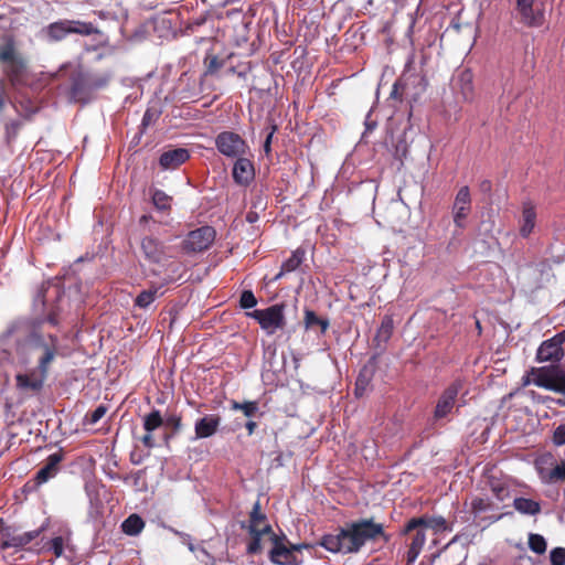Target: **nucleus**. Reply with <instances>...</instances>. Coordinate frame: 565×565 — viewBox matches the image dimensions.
I'll return each mask as SVG.
<instances>
[{
  "label": "nucleus",
  "mask_w": 565,
  "mask_h": 565,
  "mask_svg": "<svg viewBox=\"0 0 565 565\" xmlns=\"http://www.w3.org/2000/svg\"><path fill=\"white\" fill-rule=\"evenodd\" d=\"M190 152L185 148H174L164 151L159 159V164L163 170H174L188 161Z\"/></svg>",
  "instance_id": "16"
},
{
  "label": "nucleus",
  "mask_w": 565,
  "mask_h": 565,
  "mask_svg": "<svg viewBox=\"0 0 565 565\" xmlns=\"http://www.w3.org/2000/svg\"><path fill=\"white\" fill-rule=\"evenodd\" d=\"M553 379L552 391L565 395V369L555 366Z\"/></svg>",
  "instance_id": "36"
},
{
  "label": "nucleus",
  "mask_w": 565,
  "mask_h": 565,
  "mask_svg": "<svg viewBox=\"0 0 565 565\" xmlns=\"http://www.w3.org/2000/svg\"><path fill=\"white\" fill-rule=\"evenodd\" d=\"M62 460V455L54 452L49 456L46 463L36 473L38 483H44L54 477L58 470V463Z\"/></svg>",
  "instance_id": "22"
},
{
  "label": "nucleus",
  "mask_w": 565,
  "mask_h": 565,
  "mask_svg": "<svg viewBox=\"0 0 565 565\" xmlns=\"http://www.w3.org/2000/svg\"><path fill=\"white\" fill-rule=\"evenodd\" d=\"M233 178L239 184H247L254 178L253 163L242 157H237L233 167Z\"/></svg>",
  "instance_id": "19"
},
{
  "label": "nucleus",
  "mask_w": 565,
  "mask_h": 565,
  "mask_svg": "<svg viewBox=\"0 0 565 565\" xmlns=\"http://www.w3.org/2000/svg\"><path fill=\"white\" fill-rule=\"evenodd\" d=\"M423 527L430 529L435 533H441V532H451L452 527L447 523L445 518L438 515V516H428L424 515L420 518H414L411 519L407 524L405 525L404 533H409L412 531H415V529Z\"/></svg>",
  "instance_id": "11"
},
{
  "label": "nucleus",
  "mask_w": 565,
  "mask_h": 565,
  "mask_svg": "<svg viewBox=\"0 0 565 565\" xmlns=\"http://www.w3.org/2000/svg\"><path fill=\"white\" fill-rule=\"evenodd\" d=\"M550 484L558 481H565V461L556 463L552 468L551 476H548Z\"/></svg>",
  "instance_id": "40"
},
{
  "label": "nucleus",
  "mask_w": 565,
  "mask_h": 565,
  "mask_svg": "<svg viewBox=\"0 0 565 565\" xmlns=\"http://www.w3.org/2000/svg\"><path fill=\"white\" fill-rule=\"evenodd\" d=\"M554 461L551 456L541 457L535 461V469L537 475L541 481L545 484H550L548 476H551Z\"/></svg>",
  "instance_id": "27"
},
{
  "label": "nucleus",
  "mask_w": 565,
  "mask_h": 565,
  "mask_svg": "<svg viewBox=\"0 0 565 565\" xmlns=\"http://www.w3.org/2000/svg\"><path fill=\"white\" fill-rule=\"evenodd\" d=\"M374 127H375V124H374V122H373V124H369V121H366V128H367L369 130L373 129Z\"/></svg>",
  "instance_id": "58"
},
{
  "label": "nucleus",
  "mask_w": 565,
  "mask_h": 565,
  "mask_svg": "<svg viewBox=\"0 0 565 565\" xmlns=\"http://www.w3.org/2000/svg\"><path fill=\"white\" fill-rule=\"evenodd\" d=\"M275 127H273L271 131L267 135L266 139H265V142H264V151L268 154L270 152V143H271V138H273V135L275 132Z\"/></svg>",
  "instance_id": "52"
},
{
  "label": "nucleus",
  "mask_w": 565,
  "mask_h": 565,
  "mask_svg": "<svg viewBox=\"0 0 565 565\" xmlns=\"http://www.w3.org/2000/svg\"><path fill=\"white\" fill-rule=\"evenodd\" d=\"M41 34L50 42H57L71 34V30L66 20H60L42 29Z\"/></svg>",
  "instance_id": "20"
},
{
  "label": "nucleus",
  "mask_w": 565,
  "mask_h": 565,
  "mask_svg": "<svg viewBox=\"0 0 565 565\" xmlns=\"http://www.w3.org/2000/svg\"><path fill=\"white\" fill-rule=\"evenodd\" d=\"M148 116H149V113L147 111V113L145 114V116H143V122H145L146 120H150V117H148Z\"/></svg>",
  "instance_id": "61"
},
{
  "label": "nucleus",
  "mask_w": 565,
  "mask_h": 565,
  "mask_svg": "<svg viewBox=\"0 0 565 565\" xmlns=\"http://www.w3.org/2000/svg\"><path fill=\"white\" fill-rule=\"evenodd\" d=\"M145 526V522L137 514L129 515L121 524L124 533L128 535L139 534Z\"/></svg>",
  "instance_id": "29"
},
{
  "label": "nucleus",
  "mask_w": 565,
  "mask_h": 565,
  "mask_svg": "<svg viewBox=\"0 0 565 565\" xmlns=\"http://www.w3.org/2000/svg\"><path fill=\"white\" fill-rule=\"evenodd\" d=\"M285 306L277 303L266 309H257L247 313L248 317L255 319L260 328L268 334H274L277 330L285 326Z\"/></svg>",
  "instance_id": "4"
},
{
  "label": "nucleus",
  "mask_w": 565,
  "mask_h": 565,
  "mask_svg": "<svg viewBox=\"0 0 565 565\" xmlns=\"http://www.w3.org/2000/svg\"><path fill=\"white\" fill-rule=\"evenodd\" d=\"M270 540L274 546L269 553V558L274 564L278 565H298L299 561L296 556V552L310 547V545L306 543L290 544L287 546L276 534H273Z\"/></svg>",
  "instance_id": "5"
},
{
  "label": "nucleus",
  "mask_w": 565,
  "mask_h": 565,
  "mask_svg": "<svg viewBox=\"0 0 565 565\" xmlns=\"http://www.w3.org/2000/svg\"><path fill=\"white\" fill-rule=\"evenodd\" d=\"M68 24V29L71 33L81 34V35H90L95 33H99V30L92 23L79 20H66Z\"/></svg>",
  "instance_id": "28"
},
{
  "label": "nucleus",
  "mask_w": 565,
  "mask_h": 565,
  "mask_svg": "<svg viewBox=\"0 0 565 565\" xmlns=\"http://www.w3.org/2000/svg\"><path fill=\"white\" fill-rule=\"evenodd\" d=\"M564 355L563 348L553 339H547L541 343L536 352L537 362H558Z\"/></svg>",
  "instance_id": "18"
},
{
  "label": "nucleus",
  "mask_w": 565,
  "mask_h": 565,
  "mask_svg": "<svg viewBox=\"0 0 565 565\" xmlns=\"http://www.w3.org/2000/svg\"><path fill=\"white\" fill-rule=\"evenodd\" d=\"M529 546L534 553L544 554L546 551V541L540 534H530Z\"/></svg>",
  "instance_id": "37"
},
{
  "label": "nucleus",
  "mask_w": 565,
  "mask_h": 565,
  "mask_svg": "<svg viewBox=\"0 0 565 565\" xmlns=\"http://www.w3.org/2000/svg\"><path fill=\"white\" fill-rule=\"evenodd\" d=\"M148 116H149V113L147 111V113L145 114V116H143V122H145L146 120H150V117H148Z\"/></svg>",
  "instance_id": "62"
},
{
  "label": "nucleus",
  "mask_w": 565,
  "mask_h": 565,
  "mask_svg": "<svg viewBox=\"0 0 565 565\" xmlns=\"http://www.w3.org/2000/svg\"><path fill=\"white\" fill-rule=\"evenodd\" d=\"M49 370L43 367H33L15 375V386L22 392H39L44 386Z\"/></svg>",
  "instance_id": "7"
},
{
  "label": "nucleus",
  "mask_w": 565,
  "mask_h": 565,
  "mask_svg": "<svg viewBox=\"0 0 565 565\" xmlns=\"http://www.w3.org/2000/svg\"><path fill=\"white\" fill-rule=\"evenodd\" d=\"M4 94H6V87H4V81H0V110H2L4 106Z\"/></svg>",
  "instance_id": "54"
},
{
  "label": "nucleus",
  "mask_w": 565,
  "mask_h": 565,
  "mask_svg": "<svg viewBox=\"0 0 565 565\" xmlns=\"http://www.w3.org/2000/svg\"><path fill=\"white\" fill-rule=\"evenodd\" d=\"M216 149L225 157L237 158L245 154L247 145L237 134L223 131L215 138Z\"/></svg>",
  "instance_id": "6"
},
{
  "label": "nucleus",
  "mask_w": 565,
  "mask_h": 565,
  "mask_svg": "<svg viewBox=\"0 0 565 565\" xmlns=\"http://www.w3.org/2000/svg\"><path fill=\"white\" fill-rule=\"evenodd\" d=\"M239 305L244 309L254 308L257 305V299L253 291L244 290L241 295Z\"/></svg>",
  "instance_id": "41"
},
{
  "label": "nucleus",
  "mask_w": 565,
  "mask_h": 565,
  "mask_svg": "<svg viewBox=\"0 0 565 565\" xmlns=\"http://www.w3.org/2000/svg\"><path fill=\"white\" fill-rule=\"evenodd\" d=\"M490 489L499 501H504L510 497L509 488L503 481L492 479L490 481Z\"/></svg>",
  "instance_id": "35"
},
{
  "label": "nucleus",
  "mask_w": 565,
  "mask_h": 565,
  "mask_svg": "<svg viewBox=\"0 0 565 565\" xmlns=\"http://www.w3.org/2000/svg\"><path fill=\"white\" fill-rule=\"evenodd\" d=\"M140 249L145 262L152 266L151 271L153 275H166L163 284L174 280L172 275H168L169 268H173L177 264L170 262L167 254V247L162 242L152 236H145L140 241Z\"/></svg>",
  "instance_id": "3"
},
{
  "label": "nucleus",
  "mask_w": 565,
  "mask_h": 565,
  "mask_svg": "<svg viewBox=\"0 0 565 565\" xmlns=\"http://www.w3.org/2000/svg\"><path fill=\"white\" fill-rule=\"evenodd\" d=\"M393 319L388 316L384 317L380 328L377 329L375 339L377 341L386 342L393 332Z\"/></svg>",
  "instance_id": "33"
},
{
  "label": "nucleus",
  "mask_w": 565,
  "mask_h": 565,
  "mask_svg": "<svg viewBox=\"0 0 565 565\" xmlns=\"http://www.w3.org/2000/svg\"><path fill=\"white\" fill-rule=\"evenodd\" d=\"M519 21L527 28H539L544 23V10L535 6V0H515Z\"/></svg>",
  "instance_id": "8"
},
{
  "label": "nucleus",
  "mask_w": 565,
  "mask_h": 565,
  "mask_svg": "<svg viewBox=\"0 0 565 565\" xmlns=\"http://www.w3.org/2000/svg\"><path fill=\"white\" fill-rule=\"evenodd\" d=\"M247 530L249 534H269L270 536L275 534L267 523L266 515L260 512L259 502L253 507Z\"/></svg>",
  "instance_id": "17"
},
{
  "label": "nucleus",
  "mask_w": 565,
  "mask_h": 565,
  "mask_svg": "<svg viewBox=\"0 0 565 565\" xmlns=\"http://www.w3.org/2000/svg\"><path fill=\"white\" fill-rule=\"evenodd\" d=\"M164 420L161 416L160 411L153 409L149 414L145 415L142 418V426L146 434L141 438V443L145 447L151 449L156 446L154 439L152 437V431L160 428L163 425Z\"/></svg>",
  "instance_id": "13"
},
{
  "label": "nucleus",
  "mask_w": 565,
  "mask_h": 565,
  "mask_svg": "<svg viewBox=\"0 0 565 565\" xmlns=\"http://www.w3.org/2000/svg\"><path fill=\"white\" fill-rule=\"evenodd\" d=\"M215 231L210 226H203L190 232L184 239V248L188 252H203L214 242Z\"/></svg>",
  "instance_id": "10"
},
{
  "label": "nucleus",
  "mask_w": 565,
  "mask_h": 565,
  "mask_svg": "<svg viewBox=\"0 0 565 565\" xmlns=\"http://www.w3.org/2000/svg\"><path fill=\"white\" fill-rule=\"evenodd\" d=\"M50 322H51V323H53V324H55V323H56V321H55L54 317H50Z\"/></svg>",
  "instance_id": "63"
},
{
  "label": "nucleus",
  "mask_w": 565,
  "mask_h": 565,
  "mask_svg": "<svg viewBox=\"0 0 565 565\" xmlns=\"http://www.w3.org/2000/svg\"><path fill=\"white\" fill-rule=\"evenodd\" d=\"M380 540L385 543L390 536L384 531L382 523L373 519H359L347 522L334 534H327L321 539L320 545L331 553L356 554L367 543H376Z\"/></svg>",
  "instance_id": "1"
},
{
  "label": "nucleus",
  "mask_w": 565,
  "mask_h": 565,
  "mask_svg": "<svg viewBox=\"0 0 565 565\" xmlns=\"http://www.w3.org/2000/svg\"><path fill=\"white\" fill-rule=\"evenodd\" d=\"M264 534H250L252 541L247 545V553L248 554H257L262 551V536Z\"/></svg>",
  "instance_id": "44"
},
{
  "label": "nucleus",
  "mask_w": 565,
  "mask_h": 565,
  "mask_svg": "<svg viewBox=\"0 0 565 565\" xmlns=\"http://www.w3.org/2000/svg\"><path fill=\"white\" fill-rule=\"evenodd\" d=\"M247 220H248L249 222H254L255 217H254L252 214H248V215H247Z\"/></svg>",
  "instance_id": "60"
},
{
  "label": "nucleus",
  "mask_w": 565,
  "mask_h": 565,
  "mask_svg": "<svg viewBox=\"0 0 565 565\" xmlns=\"http://www.w3.org/2000/svg\"><path fill=\"white\" fill-rule=\"evenodd\" d=\"M50 551L53 552V554L56 556V557H61L63 555V551H64V541L61 536H56L54 537L51 542H50V547H49Z\"/></svg>",
  "instance_id": "45"
},
{
  "label": "nucleus",
  "mask_w": 565,
  "mask_h": 565,
  "mask_svg": "<svg viewBox=\"0 0 565 565\" xmlns=\"http://www.w3.org/2000/svg\"><path fill=\"white\" fill-rule=\"evenodd\" d=\"M286 273H282V268L280 269V271L276 275L275 279L278 280L280 279Z\"/></svg>",
  "instance_id": "57"
},
{
  "label": "nucleus",
  "mask_w": 565,
  "mask_h": 565,
  "mask_svg": "<svg viewBox=\"0 0 565 565\" xmlns=\"http://www.w3.org/2000/svg\"><path fill=\"white\" fill-rule=\"evenodd\" d=\"M58 353V340L50 333L32 331L18 347L23 364L35 360L39 367L47 369Z\"/></svg>",
  "instance_id": "2"
},
{
  "label": "nucleus",
  "mask_w": 565,
  "mask_h": 565,
  "mask_svg": "<svg viewBox=\"0 0 565 565\" xmlns=\"http://www.w3.org/2000/svg\"><path fill=\"white\" fill-rule=\"evenodd\" d=\"M553 341L556 342L558 345H563L565 342V329L558 333H556L554 337H552Z\"/></svg>",
  "instance_id": "53"
},
{
  "label": "nucleus",
  "mask_w": 565,
  "mask_h": 565,
  "mask_svg": "<svg viewBox=\"0 0 565 565\" xmlns=\"http://www.w3.org/2000/svg\"><path fill=\"white\" fill-rule=\"evenodd\" d=\"M470 510L475 515L492 511L493 504L488 498L476 497L470 502Z\"/></svg>",
  "instance_id": "32"
},
{
  "label": "nucleus",
  "mask_w": 565,
  "mask_h": 565,
  "mask_svg": "<svg viewBox=\"0 0 565 565\" xmlns=\"http://www.w3.org/2000/svg\"><path fill=\"white\" fill-rule=\"evenodd\" d=\"M557 404L561 405V406H565V398L564 399H558Z\"/></svg>",
  "instance_id": "59"
},
{
  "label": "nucleus",
  "mask_w": 565,
  "mask_h": 565,
  "mask_svg": "<svg viewBox=\"0 0 565 565\" xmlns=\"http://www.w3.org/2000/svg\"><path fill=\"white\" fill-rule=\"evenodd\" d=\"M33 539H34V534L33 533H25L23 539H22V543L26 544V543L31 542Z\"/></svg>",
  "instance_id": "55"
},
{
  "label": "nucleus",
  "mask_w": 565,
  "mask_h": 565,
  "mask_svg": "<svg viewBox=\"0 0 565 565\" xmlns=\"http://www.w3.org/2000/svg\"><path fill=\"white\" fill-rule=\"evenodd\" d=\"M222 67V62L217 58V56H211L207 64V72L214 73L218 68Z\"/></svg>",
  "instance_id": "48"
},
{
  "label": "nucleus",
  "mask_w": 565,
  "mask_h": 565,
  "mask_svg": "<svg viewBox=\"0 0 565 565\" xmlns=\"http://www.w3.org/2000/svg\"><path fill=\"white\" fill-rule=\"evenodd\" d=\"M303 258L305 252L302 249L298 248L295 252H292L290 257L286 259L281 265L282 273H291L296 270L302 263Z\"/></svg>",
  "instance_id": "31"
},
{
  "label": "nucleus",
  "mask_w": 565,
  "mask_h": 565,
  "mask_svg": "<svg viewBox=\"0 0 565 565\" xmlns=\"http://www.w3.org/2000/svg\"><path fill=\"white\" fill-rule=\"evenodd\" d=\"M246 428L248 430V434L252 435L256 428V423L255 422H248L246 424Z\"/></svg>",
  "instance_id": "56"
},
{
  "label": "nucleus",
  "mask_w": 565,
  "mask_h": 565,
  "mask_svg": "<svg viewBox=\"0 0 565 565\" xmlns=\"http://www.w3.org/2000/svg\"><path fill=\"white\" fill-rule=\"evenodd\" d=\"M513 508L522 515L534 516L541 512V503L539 501L524 497L514 498Z\"/></svg>",
  "instance_id": "23"
},
{
  "label": "nucleus",
  "mask_w": 565,
  "mask_h": 565,
  "mask_svg": "<svg viewBox=\"0 0 565 565\" xmlns=\"http://www.w3.org/2000/svg\"><path fill=\"white\" fill-rule=\"evenodd\" d=\"M552 441L555 446H558V447L565 445V423L558 425L554 429Z\"/></svg>",
  "instance_id": "43"
},
{
  "label": "nucleus",
  "mask_w": 565,
  "mask_h": 565,
  "mask_svg": "<svg viewBox=\"0 0 565 565\" xmlns=\"http://www.w3.org/2000/svg\"><path fill=\"white\" fill-rule=\"evenodd\" d=\"M232 408L236 411H242L245 416L253 417L258 412L257 402H233Z\"/></svg>",
  "instance_id": "39"
},
{
  "label": "nucleus",
  "mask_w": 565,
  "mask_h": 565,
  "mask_svg": "<svg viewBox=\"0 0 565 565\" xmlns=\"http://www.w3.org/2000/svg\"><path fill=\"white\" fill-rule=\"evenodd\" d=\"M461 79L462 81H466L467 83V87L465 88V97L468 98L469 94L472 92V86H471V74L469 72H465L461 74Z\"/></svg>",
  "instance_id": "50"
},
{
  "label": "nucleus",
  "mask_w": 565,
  "mask_h": 565,
  "mask_svg": "<svg viewBox=\"0 0 565 565\" xmlns=\"http://www.w3.org/2000/svg\"><path fill=\"white\" fill-rule=\"evenodd\" d=\"M109 79V76L108 75H103L100 77H97L96 79H92L89 82V86L94 87V88H99V87H103L106 85V83L108 82Z\"/></svg>",
  "instance_id": "51"
},
{
  "label": "nucleus",
  "mask_w": 565,
  "mask_h": 565,
  "mask_svg": "<svg viewBox=\"0 0 565 565\" xmlns=\"http://www.w3.org/2000/svg\"><path fill=\"white\" fill-rule=\"evenodd\" d=\"M369 383H370V376L364 371L356 379V383H355V392H356V394L361 395L367 388Z\"/></svg>",
  "instance_id": "46"
},
{
  "label": "nucleus",
  "mask_w": 565,
  "mask_h": 565,
  "mask_svg": "<svg viewBox=\"0 0 565 565\" xmlns=\"http://www.w3.org/2000/svg\"><path fill=\"white\" fill-rule=\"evenodd\" d=\"M305 327L306 329H312L313 327H319L321 333L323 334L329 328V321L327 319L319 318L312 310L305 311Z\"/></svg>",
  "instance_id": "30"
},
{
  "label": "nucleus",
  "mask_w": 565,
  "mask_h": 565,
  "mask_svg": "<svg viewBox=\"0 0 565 565\" xmlns=\"http://www.w3.org/2000/svg\"><path fill=\"white\" fill-rule=\"evenodd\" d=\"M189 550L192 551V552L194 551V546H193L192 543H189Z\"/></svg>",
  "instance_id": "64"
},
{
  "label": "nucleus",
  "mask_w": 565,
  "mask_h": 565,
  "mask_svg": "<svg viewBox=\"0 0 565 565\" xmlns=\"http://www.w3.org/2000/svg\"><path fill=\"white\" fill-rule=\"evenodd\" d=\"M416 533L413 536L411 542L409 550L407 552V562L414 563L419 556L425 543H426V534L423 527L415 529Z\"/></svg>",
  "instance_id": "24"
},
{
  "label": "nucleus",
  "mask_w": 565,
  "mask_h": 565,
  "mask_svg": "<svg viewBox=\"0 0 565 565\" xmlns=\"http://www.w3.org/2000/svg\"><path fill=\"white\" fill-rule=\"evenodd\" d=\"M460 383L456 382L451 384L440 396L436 409H435V417L436 418H444L446 417L455 405V401L457 398V395L460 391Z\"/></svg>",
  "instance_id": "15"
},
{
  "label": "nucleus",
  "mask_w": 565,
  "mask_h": 565,
  "mask_svg": "<svg viewBox=\"0 0 565 565\" xmlns=\"http://www.w3.org/2000/svg\"><path fill=\"white\" fill-rule=\"evenodd\" d=\"M451 212L455 225L459 228H463L466 226V218L471 212V195L467 185L458 190Z\"/></svg>",
  "instance_id": "9"
},
{
  "label": "nucleus",
  "mask_w": 565,
  "mask_h": 565,
  "mask_svg": "<svg viewBox=\"0 0 565 565\" xmlns=\"http://www.w3.org/2000/svg\"><path fill=\"white\" fill-rule=\"evenodd\" d=\"M106 413H107V407L105 405L97 406L89 415V417L87 419L88 424L95 425L105 416Z\"/></svg>",
  "instance_id": "47"
},
{
  "label": "nucleus",
  "mask_w": 565,
  "mask_h": 565,
  "mask_svg": "<svg viewBox=\"0 0 565 565\" xmlns=\"http://www.w3.org/2000/svg\"><path fill=\"white\" fill-rule=\"evenodd\" d=\"M19 57L15 52L14 42L9 39L4 45L0 47V63L7 64Z\"/></svg>",
  "instance_id": "34"
},
{
  "label": "nucleus",
  "mask_w": 565,
  "mask_h": 565,
  "mask_svg": "<svg viewBox=\"0 0 565 565\" xmlns=\"http://www.w3.org/2000/svg\"><path fill=\"white\" fill-rule=\"evenodd\" d=\"M536 212L535 207L531 202H524L522 206V216L520 225V234L523 237H527L535 227Z\"/></svg>",
  "instance_id": "21"
},
{
  "label": "nucleus",
  "mask_w": 565,
  "mask_h": 565,
  "mask_svg": "<svg viewBox=\"0 0 565 565\" xmlns=\"http://www.w3.org/2000/svg\"><path fill=\"white\" fill-rule=\"evenodd\" d=\"M221 425V417L215 414L205 415L198 419L194 425V437L192 440L212 437Z\"/></svg>",
  "instance_id": "14"
},
{
  "label": "nucleus",
  "mask_w": 565,
  "mask_h": 565,
  "mask_svg": "<svg viewBox=\"0 0 565 565\" xmlns=\"http://www.w3.org/2000/svg\"><path fill=\"white\" fill-rule=\"evenodd\" d=\"M23 70L24 63L22 58L19 56L12 62L4 64L3 73L9 78L11 84L14 85L19 81V77L22 74Z\"/></svg>",
  "instance_id": "26"
},
{
  "label": "nucleus",
  "mask_w": 565,
  "mask_h": 565,
  "mask_svg": "<svg viewBox=\"0 0 565 565\" xmlns=\"http://www.w3.org/2000/svg\"><path fill=\"white\" fill-rule=\"evenodd\" d=\"M554 367H532L522 379L523 385H535L552 391Z\"/></svg>",
  "instance_id": "12"
},
{
  "label": "nucleus",
  "mask_w": 565,
  "mask_h": 565,
  "mask_svg": "<svg viewBox=\"0 0 565 565\" xmlns=\"http://www.w3.org/2000/svg\"><path fill=\"white\" fill-rule=\"evenodd\" d=\"M166 424L171 425L174 430H179L181 428V417L171 415L166 419Z\"/></svg>",
  "instance_id": "49"
},
{
  "label": "nucleus",
  "mask_w": 565,
  "mask_h": 565,
  "mask_svg": "<svg viewBox=\"0 0 565 565\" xmlns=\"http://www.w3.org/2000/svg\"><path fill=\"white\" fill-rule=\"evenodd\" d=\"M550 559L552 565H565V548H553L550 553Z\"/></svg>",
  "instance_id": "42"
},
{
  "label": "nucleus",
  "mask_w": 565,
  "mask_h": 565,
  "mask_svg": "<svg viewBox=\"0 0 565 565\" xmlns=\"http://www.w3.org/2000/svg\"><path fill=\"white\" fill-rule=\"evenodd\" d=\"M161 286H152L141 291L135 299V305L141 309H147L158 297L162 295Z\"/></svg>",
  "instance_id": "25"
},
{
  "label": "nucleus",
  "mask_w": 565,
  "mask_h": 565,
  "mask_svg": "<svg viewBox=\"0 0 565 565\" xmlns=\"http://www.w3.org/2000/svg\"><path fill=\"white\" fill-rule=\"evenodd\" d=\"M152 202L159 210H168L171 205V198L161 190H156L152 194Z\"/></svg>",
  "instance_id": "38"
}]
</instances>
